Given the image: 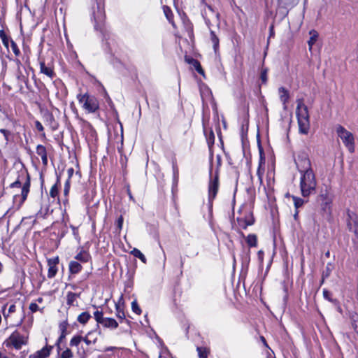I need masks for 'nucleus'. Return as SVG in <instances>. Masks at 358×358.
Masks as SVG:
<instances>
[{
	"label": "nucleus",
	"instance_id": "f257e3e1",
	"mask_svg": "<svg viewBox=\"0 0 358 358\" xmlns=\"http://www.w3.org/2000/svg\"><path fill=\"white\" fill-rule=\"evenodd\" d=\"M300 189L301 195L307 197L313 194L317 186V180L313 171L300 173Z\"/></svg>",
	"mask_w": 358,
	"mask_h": 358
},
{
	"label": "nucleus",
	"instance_id": "f03ea898",
	"mask_svg": "<svg viewBox=\"0 0 358 358\" xmlns=\"http://www.w3.org/2000/svg\"><path fill=\"white\" fill-rule=\"evenodd\" d=\"M29 343V334H22L17 330L14 331L3 343V345L8 348L20 350L22 346L27 345Z\"/></svg>",
	"mask_w": 358,
	"mask_h": 358
},
{
	"label": "nucleus",
	"instance_id": "7ed1b4c3",
	"mask_svg": "<svg viewBox=\"0 0 358 358\" xmlns=\"http://www.w3.org/2000/svg\"><path fill=\"white\" fill-rule=\"evenodd\" d=\"M336 133L349 152L351 153L354 152L355 138L353 134L341 125L336 127Z\"/></svg>",
	"mask_w": 358,
	"mask_h": 358
},
{
	"label": "nucleus",
	"instance_id": "20e7f679",
	"mask_svg": "<svg viewBox=\"0 0 358 358\" xmlns=\"http://www.w3.org/2000/svg\"><path fill=\"white\" fill-rule=\"evenodd\" d=\"M78 97L80 103L82 104V107L87 112L94 113L98 109L99 103L94 96H89L87 94H80Z\"/></svg>",
	"mask_w": 358,
	"mask_h": 358
},
{
	"label": "nucleus",
	"instance_id": "39448f33",
	"mask_svg": "<svg viewBox=\"0 0 358 358\" xmlns=\"http://www.w3.org/2000/svg\"><path fill=\"white\" fill-rule=\"evenodd\" d=\"M295 162L300 173L313 171L310 161L306 154L299 155Z\"/></svg>",
	"mask_w": 358,
	"mask_h": 358
},
{
	"label": "nucleus",
	"instance_id": "423d86ee",
	"mask_svg": "<svg viewBox=\"0 0 358 358\" xmlns=\"http://www.w3.org/2000/svg\"><path fill=\"white\" fill-rule=\"evenodd\" d=\"M219 188L218 177L215 176L214 178L210 179L208 185V200L212 206V201L215 198Z\"/></svg>",
	"mask_w": 358,
	"mask_h": 358
},
{
	"label": "nucleus",
	"instance_id": "0eeeda50",
	"mask_svg": "<svg viewBox=\"0 0 358 358\" xmlns=\"http://www.w3.org/2000/svg\"><path fill=\"white\" fill-rule=\"evenodd\" d=\"M59 264V257H55L48 259V277L52 278L57 273V264Z\"/></svg>",
	"mask_w": 358,
	"mask_h": 358
},
{
	"label": "nucleus",
	"instance_id": "6e6552de",
	"mask_svg": "<svg viewBox=\"0 0 358 358\" xmlns=\"http://www.w3.org/2000/svg\"><path fill=\"white\" fill-rule=\"evenodd\" d=\"M52 346L45 345L42 349L29 355V358H47L50 355Z\"/></svg>",
	"mask_w": 358,
	"mask_h": 358
},
{
	"label": "nucleus",
	"instance_id": "1a4fd4ad",
	"mask_svg": "<svg viewBox=\"0 0 358 358\" xmlns=\"http://www.w3.org/2000/svg\"><path fill=\"white\" fill-rule=\"evenodd\" d=\"M297 119H308L309 115L307 107L303 103H299L296 108Z\"/></svg>",
	"mask_w": 358,
	"mask_h": 358
},
{
	"label": "nucleus",
	"instance_id": "9d476101",
	"mask_svg": "<svg viewBox=\"0 0 358 358\" xmlns=\"http://www.w3.org/2000/svg\"><path fill=\"white\" fill-rule=\"evenodd\" d=\"M96 321L106 327L112 326V319L103 317V314L100 312H96L94 314Z\"/></svg>",
	"mask_w": 358,
	"mask_h": 358
},
{
	"label": "nucleus",
	"instance_id": "9b49d317",
	"mask_svg": "<svg viewBox=\"0 0 358 358\" xmlns=\"http://www.w3.org/2000/svg\"><path fill=\"white\" fill-rule=\"evenodd\" d=\"M299 131L301 134H306L310 128V122L308 119H299L298 120Z\"/></svg>",
	"mask_w": 358,
	"mask_h": 358
},
{
	"label": "nucleus",
	"instance_id": "f8f14e48",
	"mask_svg": "<svg viewBox=\"0 0 358 358\" xmlns=\"http://www.w3.org/2000/svg\"><path fill=\"white\" fill-rule=\"evenodd\" d=\"M278 94L281 102L283 103L284 107H286V103L288 102L289 94L288 90L284 87H280L278 89Z\"/></svg>",
	"mask_w": 358,
	"mask_h": 358
},
{
	"label": "nucleus",
	"instance_id": "ddd939ff",
	"mask_svg": "<svg viewBox=\"0 0 358 358\" xmlns=\"http://www.w3.org/2000/svg\"><path fill=\"white\" fill-rule=\"evenodd\" d=\"M40 71L41 73H43L51 79L55 76L53 69L50 66H46L43 62H40Z\"/></svg>",
	"mask_w": 358,
	"mask_h": 358
},
{
	"label": "nucleus",
	"instance_id": "4468645a",
	"mask_svg": "<svg viewBox=\"0 0 358 358\" xmlns=\"http://www.w3.org/2000/svg\"><path fill=\"white\" fill-rule=\"evenodd\" d=\"M115 308L117 310V316L120 319H123L125 317L124 313V301L122 299V296H120V299L119 301L115 303Z\"/></svg>",
	"mask_w": 358,
	"mask_h": 358
},
{
	"label": "nucleus",
	"instance_id": "2eb2a0df",
	"mask_svg": "<svg viewBox=\"0 0 358 358\" xmlns=\"http://www.w3.org/2000/svg\"><path fill=\"white\" fill-rule=\"evenodd\" d=\"M36 153L41 157L43 164L46 165L48 164V157L45 148L42 145H38L36 147Z\"/></svg>",
	"mask_w": 358,
	"mask_h": 358
},
{
	"label": "nucleus",
	"instance_id": "dca6fc26",
	"mask_svg": "<svg viewBox=\"0 0 358 358\" xmlns=\"http://www.w3.org/2000/svg\"><path fill=\"white\" fill-rule=\"evenodd\" d=\"M309 34H310V38L308 41V44L309 50L311 51L313 45L316 43V41L318 38V33L315 30L312 29L309 31Z\"/></svg>",
	"mask_w": 358,
	"mask_h": 358
},
{
	"label": "nucleus",
	"instance_id": "f3484780",
	"mask_svg": "<svg viewBox=\"0 0 358 358\" xmlns=\"http://www.w3.org/2000/svg\"><path fill=\"white\" fill-rule=\"evenodd\" d=\"M322 196L323 198V200L321 203L322 209L324 212L329 213L331 211V200L326 196Z\"/></svg>",
	"mask_w": 358,
	"mask_h": 358
},
{
	"label": "nucleus",
	"instance_id": "a211bd4d",
	"mask_svg": "<svg viewBox=\"0 0 358 358\" xmlns=\"http://www.w3.org/2000/svg\"><path fill=\"white\" fill-rule=\"evenodd\" d=\"M82 269V266L80 263L76 261H71L69 263V271L71 273L76 274L79 273Z\"/></svg>",
	"mask_w": 358,
	"mask_h": 358
},
{
	"label": "nucleus",
	"instance_id": "6ab92c4d",
	"mask_svg": "<svg viewBox=\"0 0 358 358\" xmlns=\"http://www.w3.org/2000/svg\"><path fill=\"white\" fill-rule=\"evenodd\" d=\"M75 259L81 262H87L90 260V256L88 252L83 250L76 255V256L75 257Z\"/></svg>",
	"mask_w": 358,
	"mask_h": 358
},
{
	"label": "nucleus",
	"instance_id": "aec40b11",
	"mask_svg": "<svg viewBox=\"0 0 358 358\" xmlns=\"http://www.w3.org/2000/svg\"><path fill=\"white\" fill-rule=\"evenodd\" d=\"M264 164V159L261 154L260 159H259V167H258V169L257 171V176H258L260 183L262 182V176H263V174L264 172V168H262V164Z\"/></svg>",
	"mask_w": 358,
	"mask_h": 358
},
{
	"label": "nucleus",
	"instance_id": "412c9836",
	"mask_svg": "<svg viewBox=\"0 0 358 358\" xmlns=\"http://www.w3.org/2000/svg\"><path fill=\"white\" fill-rule=\"evenodd\" d=\"M246 242L249 247H257V238L255 234H249L246 237Z\"/></svg>",
	"mask_w": 358,
	"mask_h": 358
},
{
	"label": "nucleus",
	"instance_id": "4be33fe9",
	"mask_svg": "<svg viewBox=\"0 0 358 358\" xmlns=\"http://www.w3.org/2000/svg\"><path fill=\"white\" fill-rule=\"evenodd\" d=\"M29 192V182H26L23 185L22 188V191H21V197H22L21 203H23L26 200Z\"/></svg>",
	"mask_w": 358,
	"mask_h": 358
},
{
	"label": "nucleus",
	"instance_id": "5701e85b",
	"mask_svg": "<svg viewBox=\"0 0 358 358\" xmlns=\"http://www.w3.org/2000/svg\"><path fill=\"white\" fill-rule=\"evenodd\" d=\"M90 317L91 315L88 312H83L81 314L78 315L77 320L80 324H84L87 322Z\"/></svg>",
	"mask_w": 358,
	"mask_h": 358
},
{
	"label": "nucleus",
	"instance_id": "b1692460",
	"mask_svg": "<svg viewBox=\"0 0 358 358\" xmlns=\"http://www.w3.org/2000/svg\"><path fill=\"white\" fill-rule=\"evenodd\" d=\"M131 254L133 255L135 257H137L139 259H141L142 262L146 263V258L145 255L138 249L134 248L131 251Z\"/></svg>",
	"mask_w": 358,
	"mask_h": 358
},
{
	"label": "nucleus",
	"instance_id": "393cba45",
	"mask_svg": "<svg viewBox=\"0 0 358 358\" xmlns=\"http://www.w3.org/2000/svg\"><path fill=\"white\" fill-rule=\"evenodd\" d=\"M163 10H164V13L167 18V20L173 24L174 25V23L172 20V18H173V13H172V11L171 10V8L169 7H168L167 6H164L163 7Z\"/></svg>",
	"mask_w": 358,
	"mask_h": 358
},
{
	"label": "nucleus",
	"instance_id": "a878e982",
	"mask_svg": "<svg viewBox=\"0 0 358 358\" xmlns=\"http://www.w3.org/2000/svg\"><path fill=\"white\" fill-rule=\"evenodd\" d=\"M196 350L199 358H207L209 354V350L206 348L198 347Z\"/></svg>",
	"mask_w": 358,
	"mask_h": 358
},
{
	"label": "nucleus",
	"instance_id": "bb28decb",
	"mask_svg": "<svg viewBox=\"0 0 358 358\" xmlns=\"http://www.w3.org/2000/svg\"><path fill=\"white\" fill-rule=\"evenodd\" d=\"M210 38H211L212 43L213 44V48H214L215 51H216L219 46V39H218L217 36L215 35V34L214 33V31L210 32Z\"/></svg>",
	"mask_w": 358,
	"mask_h": 358
},
{
	"label": "nucleus",
	"instance_id": "cd10ccee",
	"mask_svg": "<svg viewBox=\"0 0 358 358\" xmlns=\"http://www.w3.org/2000/svg\"><path fill=\"white\" fill-rule=\"evenodd\" d=\"M67 303L69 305H73V302L76 301V299L78 297V295L77 294L73 293V292H69L67 294Z\"/></svg>",
	"mask_w": 358,
	"mask_h": 358
},
{
	"label": "nucleus",
	"instance_id": "c85d7f7f",
	"mask_svg": "<svg viewBox=\"0 0 358 358\" xmlns=\"http://www.w3.org/2000/svg\"><path fill=\"white\" fill-rule=\"evenodd\" d=\"M81 341H83V337L80 336H75L70 341L71 346H78Z\"/></svg>",
	"mask_w": 358,
	"mask_h": 358
},
{
	"label": "nucleus",
	"instance_id": "c756f323",
	"mask_svg": "<svg viewBox=\"0 0 358 358\" xmlns=\"http://www.w3.org/2000/svg\"><path fill=\"white\" fill-rule=\"evenodd\" d=\"M131 309L134 313H135L137 315H141V309L140 308L139 306L138 305V303L136 300H134L131 302Z\"/></svg>",
	"mask_w": 358,
	"mask_h": 358
},
{
	"label": "nucleus",
	"instance_id": "7c9ffc66",
	"mask_svg": "<svg viewBox=\"0 0 358 358\" xmlns=\"http://www.w3.org/2000/svg\"><path fill=\"white\" fill-rule=\"evenodd\" d=\"M60 358H72L73 352L69 348L64 350L59 355Z\"/></svg>",
	"mask_w": 358,
	"mask_h": 358
},
{
	"label": "nucleus",
	"instance_id": "2f4dec72",
	"mask_svg": "<svg viewBox=\"0 0 358 358\" xmlns=\"http://www.w3.org/2000/svg\"><path fill=\"white\" fill-rule=\"evenodd\" d=\"M10 47H11L13 52H14V54L16 56H18L20 54V51L16 43L14 42L13 40H10Z\"/></svg>",
	"mask_w": 358,
	"mask_h": 358
},
{
	"label": "nucleus",
	"instance_id": "473e14b6",
	"mask_svg": "<svg viewBox=\"0 0 358 358\" xmlns=\"http://www.w3.org/2000/svg\"><path fill=\"white\" fill-rule=\"evenodd\" d=\"M58 194V186L57 184H55L52 186L50 190V195L51 197L55 198Z\"/></svg>",
	"mask_w": 358,
	"mask_h": 358
},
{
	"label": "nucleus",
	"instance_id": "72a5a7b5",
	"mask_svg": "<svg viewBox=\"0 0 358 358\" xmlns=\"http://www.w3.org/2000/svg\"><path fill=\"white\" fill-rule=\"evenodd\" d=\"M193 65L194 66V68L196 69V71L201 74V75H203L204 74V71L202 69V67L201 66V64H199V62L196 61V60H194L193 62Z\"/></svg>",
	"mask_w": 358,
	"mask_h": 358
},
{
	"label": "nucleus",
	"instance_id": "f704fd0d",
	"mask_svg": "<svg viewBox=\"0 0 358 358\" xmlns=\"http://www.w3.org/2000/svg\"><path fill=\"white\" fill-rule=\"evenodd\" d=\"M293 201H294V206L296 207V208L301 207L303 204V199H301L300 198L294 196Z\"/></svg>",
	"mask_w": 358,
	"mask_h": 358
},
{
	"label": "nucleus",
	"instance_id": "c9c22d12",
	"mask_svg": "<svg viewBox=\"0 0 358 358\" xmlns=\"http://www.w3.org/2000/svg\"><path fill=\"white\" fill-rule=\"evenodd\" d=\"M16 306L14 304H12L9 306L8 310V313H4V317L6 318L9 316L10 313H14L15 311Z\"/></svg>",
	"mask_w": 358,
	"mask_h": 358
},
{
	"label": "nucleus",
	"instance_id": "e433bc0d",
	"mask_svg": "<svg viewBox=\"0 0 358 358\" xmlns=\"http://www.w3.org/2000/svg\"><path fill=\"white\" fill-rule=\"evenodd\" d=\"M29 309L32 313L40 310L38 306L36 303H31L29 305Z\"/></svg>",
	"mask_w": 358,
	"mask_h": 358
},
{
	"label": "nucleus",
	"instance_id": "4c0bfd02",
	"mask_svg": "<svg viewBox=\"0 0 358 358\" xmlns=\"http://www.w3.org/2000/svg\"><path fill=\"white\" fill-rule=\"evenodd\" d=\"M261 80L263 83H266L267 80V71L266 69L262 70L260 76Z\"/></svg>",
	"mask_w": 358,
	"mask_h": 358
},
{
	"label": "nucleus",
	"instance_id": "58836bf2",
	"mask_svg": "<svg viewBox=\"0 0 358 358\" xmlns=\"http://www.w3.org/2000/svg\"><path fill=\"white\" fill-rule=\"evenodd\" d=\"M34 123H35V127L38 131H43L44 128H43L42 124L39 121L36 120V121H35Z\"/></svg>",
	"mask_w": 358,
	"mask_h": 358
},
{
	"label": "nucleus",
	"instance_id": "ea45409f",
	"mask_svg": "<svg viewBox=\"0 0 358 358\" xmlns=\"http://www.w3.org/2000/svg\"><path fill=\"white\" fill-rule=\"evenodd\" d=\"M0 132L4 136L6 141H8V136L10 134V132L4 129H1Z\"/></svg>",
	"mask_w": 358,
	"mask_h": 358
},
{
	"label": "nucleus",
	"instance_id": "a19ab883",
	"mask_svg": "<svg viewBox=\"0 0 358 358\" xmlns=\"http://www.w3.org/2000/svg\"><path fill=\"white\" fill-rule=\"evenodd\" d=\"M122 224H123V218L122 216H120L117 220V227L119 229H122Z\"/></svg>",
	"mask_w": 358,
	"mask_h": 358
},
{
	"label": "nucleus",
	"instance_id": "79ce46f5",
	"mask_svg": "<svg viewBox=\"0 0 358 358\" xmlns=\"http://www.w3.org/2000/svg\"><path fill=\"white\" fill-rule=\"evenodd\" d=\"M323 296L324 297L329 300V301H331V299H330V293L329 291L326 290V289H324L323 290Z\"/></svg>",
	"mask_w": 358,
	"mask_h": 358
},
{
	"label": "nucleus",
	"instance_id": "37998d69",
	"mask_svg": "<svg viewBox=\"0 0 358 358\" xmlns=\"http://www.w3.org/2000/svg\"><path fill=\"white\" fill-rule=\"evenodd\" d=\"M1 41L3 45L8 48L10 39L6 36V38H2Z\"/></svg>",
	"mask_w": 358,
	"mask_h": 358
},
{
	"label": "nucleus",
	"instance_id": "c03bdc74",
	"mask_svg": "<svg viewBox=\"0 0 358 358\" xmlns=\"http://www.w3.org/2000/svg\"><path fill=\"white\" fill-rule=\"evenodd\" d=\"M69 182L66 181V182L65 184L64 189V194H67L69 193Z\"/></svg>",
	"mask_w": 358,
	"mask_h": 358
},
{
	"label": "nucleus",
	"instance_id": "a18cd8bd",
	"mask_svg": "<svg viewBox=\"0 0 358 358\" xmlns=\"http://www.w3.org/2000/svg\"><path fill=\"white\" fill-rule=\"evenodd\" d=\"M11 187H20L21 186V183L20 181L17 180L11 184Z\"/></svg>",
	"mask_w": 358,
	"mask_h": 358
},
{
	"label": "nucleus",
	"instance_id": "49530a36",
	"mask_svg": "<svg viewBox=\"0 0 358 358\" xmlns=\"http://www.w3.org/2000/svg\"><path fill=\"white\" fill-rule=\"evenodd\" d=\"M6 35L4 33V31L3 30H1L0 31V38H1V39L3 38H6Z\"/></svg>",
	"mask_w": 358,
	"mask_h": 358
},
{
	"label": "nucleus",
	"instance_id": "de8ad7c7",
	"mask_svg": "<svg viewBox=\"0 0 358 358\" xmlns=\"http://www.w3.org/2000/svg\"><path fill=\"white\" fill-rule=\"evenodd\" d=\"M118 123L120 124V129H121V139H120V141H121V142H122V141H123V129H122V125L120 122H118Z\"/></svg>",
	"mask_w": 358,
	"mask_h": 358
},
{
	"label": "nucleus",
	"instance_id": "09e8293b",
	"mask_svg": "<svg viewBox=\"0 0 358 358\" xmlns=\"http://www.w3.org/2000/svg\"><path fill=\"white\" fill-rule=\"evenodd\" d=\"M83 341L85 342L87 345L90 344V341L87 338H83Z\"/></svg>",
	"mask_w": 358,
	"mask_h": 358
},
{
	"label": "nucleus",
	"instance_id": "8fccbe9b",
	"mask_svg": "<svg viewBox=\"0 0 358 358\" xmlns=\"http://www.w3.org/2000/svg\"><path fill=\"white\" fill-rule=\"evenodd\" d=\"M68 173H69V177H71V175L73 174V169L72 168H71V169H69L68 170Z\"/></svg>",
	"mask_w": 358,
	"mask_h": 358
},
{
	"label": "nucleus",
	"instance_id": "3c124183",
	"mask_svg": "<svg viewBox=\"0 0 358 358\" xmlns=\"http://www.w3.org/2000/svg\"><path fill=\"white\" fill-rule=\"evenodd\" d=\"M61 328H62V331H63V333H64V331L66 330V325H61ZM62 337H64V334H62Z\"/></svg>",
	"mask_w": 358,
	"mask_h": 358
},
{
	"label": "nucleus",
	"instance_id": "603ef678",
	"mask_svg": "<svg viewBox=\"0 0 358 358\" xmlns=\"http://www.w3.org/2000/svg\"><path fill=\"white\" fill-rule=\"evenodd\" d=\"M0 358H8L6 355L0 352Z\"/></svg>",
	"mask_w": 358,
	"mask_h": 358
},
{
	"label": "nucleus",
	"instance_id": "864d4df0",
	"mask_svg": "<svg viewBox=\"0 0 358 358\" xmlns=\"http://www.w3.org/2000/svg\"><path fill=\"white\" fill-rule=\"evenodd\" d=\"M113 328H115L117 326V323L114 320H113Z\"/></svg>",
	"mask_w": 358,
	"mask_h": 358
},
{
	"label": "nucleus",
	"instance_id": "5fc2aeb1",
	"mask_svg": "<svg viewBox=\"0 0 358 358\" xmlns=\"http://www.w3.org/2000/svg\"><path fill=\"white\" fill-rule=\"evenodd\" d=\"M37 301H38V303H42V302H43V299H42V298H38V299H37Z\"/></svg>",
	"mask_w": 358,
	"mask_h": 358
},
{
	"label": "nucleus",
	"instance_id": "6e6d98bb",
	"mask_svg": "<svg viewBox=\"0 0 358 358\" xmlns=\"http://www.w3.org/2000/svg\"><path fill=\"white\" fill-rule=\"evenodd\" d=\"M2 269H3V265H2V264L0 262V273L2 271Z\"/></svg>",
	"mask_w": 358,
	"mask_h": 358
},
{
	"label": "nucleus",
	"instance_id": "4d7b16f0",
	"mask_svg": "<svg viewBox=\"0 0 358 358\" xmlns=\"http://www.w3.org/2000/svg\"><path fill=\"white\" fill-rule=\"evenodd\" d=\"M326 256H327V257H329V252H327L326 253Z\"/></svg>",
	"mask_w": 358,
	"mask_h": 358
},
{
	"label": "nucleus",
	"instance_id": "13d9d810",
	"mask_svg": "<svg viewBox=\"0 0 358 358\" xmlns=\"http://www.w3.org/2000/svg\"><path fill=\"white\" fill-rule=\"evenodd\" d=\"M22 320H21L20 321V323H19L17 325L20 324L22 323Z\"/></svg>",
	"mask_w": 358,
	"mask_h": 358
},
{
	"label": "nucleus",
	"instance_id": "bf43d9fd",
	"mask_svg": "<svg viewBox=\"0 0 358 358\" xmlns=\"http://www.w3.org/2000/svg\"><path fill=\"white\" fill-rule=\"evenodd\" d=\"M294 217L295 218L297 217V213H295Z\"/></svg>",
	"mask_w": 358,
	"mask_h": 358
},
{
	"label": "nucleus",
	"instance_id": "052dcab7",
	"mask_svg": "<svg viewBox=\"0 0 358 358\" xmlns=\"http://www.w3.org/2000/svg\"><path fill=\"white\" fill-rule=\"evenodd\" d=\"M22 358H24V356H22Z\"/></svg>",
	"mask_w": 358,
	"mask_h": 358
}]
</instances>
